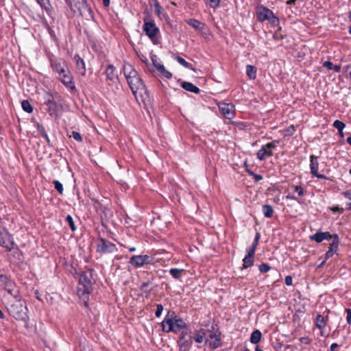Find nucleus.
Instances as JSON below:
<instances>
[{
	"label": "nucleus",
	"mask_w": 351,
	"mask_h": 351,
	"mask_svg": "<svg viewBox=\"0 0 351 351\" xmlns=\"http://www.w3.org/2000/svg\"><path fill=\"white\" fill-rule=\"evenodd\" d=\"M162 330L165 332H173L178 333L187 328L184 321L178 317L174 311H169L161 323Z\"/></svg>",
	"instance_id": "f257e3e1"
},
{
	"label": "nucleus",
	"mask_w": 351,
	"mask_h": 351,
	"mask_svg": "<svg viewBox=\"0 0 351 351\" xmlns=\"http://www.w3.org/2000/svg\"><path fill=\"white\" fill-rule=\"evenodd\" d=\"M7 309L9 314L16 319L26 322L28 318L27 308L23 305L21 299L15 300Z\"/></svg>",
	"instance_id": "f03ea898"
},
{
	"label": "nucleus",
	"mask_w": 351,
	"mask_h": 351,
	"mask_svg": "<svg viewBox=\"0 0 351 351\" xmlns=\"http://www.w3.org/2000/svg\"><path fill=\"white\" fill-rule=\"evenodd\" d=\"M71 11L74 14H78L81 16H89L92 14L91 8L88 5L86 0H70L68 2Z\"/></svg>",
	"instance_id": "7ed1b4c3"
},
{
	"label": "nucleus",
	"mask_w": 351,
	"mask_h": 351,
	"mask_svg": "<svg viewBox=\"0 0 351 351\" xmlns=\"http://www.w3.org/2000/svg\"><path fill=\"white\" fill-rule=\"evenodd\" d=\"M127 82L133 95L136 98L138 95L142 97V99H143L144 95L147 97L146 86L138 75L134 78H131Z\"/></svg>",
	"instance_id": "20e7f679"
},
{
	"label": "nucleus",
	"mask_w": 351,
	"mask_h": 351,
	"mask_svg": "<svg viewBox=\"0 0 351 351\" xmlns=\"http://www.w3.org/2000/svg\"><path fill=\"white\" fill-rule=\"evenodd\" d=\"M92 289V282L88 275L82 272L79 277V285L77 293L80 298H86L90 293Z\"/></svg>",
	"instance_id": "39448f33"
},
{
	"label": "nucleus",
	"mask_w": 351,
	"mask_h": 351,
	"mask_svg": "<svg viewBox=\"0 0 351 351\" xmlns=\"http://www.w3.org/2000/svg\"><path fill=\"white\" fill-rule=\"evenodd\" d=\"M117 251L115 244L99 237L96 241V252L100 254L114 253Z\"/></svg>",
	"instance_id": "423d86ee"
},
{
	"label": "nucleus",
	"mask_w": 351,
	"mask_h": 351,
	"mask_svg": "<svg viewBox=\"0 0 351 351\" xmlns=\"http://www.w3.org/2000/svg\"><path fill=\"white\" fill-rule=\"evenodd\" d=\"M143 30L152 41L155 43V40L159 34V29L156 27L154 21L151 18H145L143 25Z\"/></svg>",
	"instance_id": "0eeeda50"
},
{
	"label": "nucleus",
	"mask_w": 351,
	"mask_h": 351,
	"mask_svg": "<svg viewBox=\"0 0 351 351\" xmlns=\"http://www.w3.org/2000/svg\"><path fill=\"white\" fill-rule=\"evenodd\" d=\"M208 337L210 339H213L210 342L209 346L213 349L219 348L221 344V332L217 325H212L210 329L208 330Z\"/></svg>",
	"instance_id": "6e6552de"
},
{
	"label": "nucleus",
	"mask_w": 351,
	"mask_h": 351,
	"mask_svg": "<svg viewBox=\"0 0 351 351\" xmlns=\"http://www.w3.org/2000/svg\"><path fill=\"white\" fill-rule=\"evenodd\" d=\"M129 264L134 268L142 267L145 265L152 264V258L148 255H134L130 257Z\"/></svg>",
	"instance_id": "1a4fd4ad"
},
{
	"label": "nucleus",
	"mask_w": 351,
	"mask_h": 351,
	"mask_svg": "<svg viewBox=\"0 0 351 351\" xmlns=\"http://www.w3.org/2000/svg\"><path fill=\"white\" fill-rule=\"evenodd\" d=\"M59 80L67 88L71 90H75V85L73 77L69 69H66L64 73H61L58 75Z\"/></svg>",
	"instance_id": "9d476101"
},
{
	"label": "nucleus",
	"mask_w": 351,
	"mask_h": 351,
	"mask_svg": "<svg viewBox=\"0 0 351 351\" xmlns=\"http://www.w3.org/2000/svg\"><path fill=\"white\" fill-rule=\"evenodd\" d=\"M0 245L8 250H11L14 245L12 237L6 229L0 231Z\"/></svg>",
	"instance_id": "9b49d317"
},
{
	"label": "nucleus",
	"mask_w": 351,
	"mask_h": 351,
	"mask_svg": "<svg viewBox=\"0 0 351 351\" xmlns=\"http://www.w3.org/2000/svg\"><path fill=\"white\" fill-rule=\"evenodd\" d=\"M219 109L225 118L230 120L234 118V106L232 104L221 103L219 104Z\"/></svg>",
	"instance_id": "f8f14e48"
},
{
	"label": "nucleus",
	"mask_w": 351,
	"mask_h": 351,
	"mask_svg": "<svg viewBox=\"0 0 351 351\" xmlns=\"http://www.w3.org/2000/svg\"><path fill=\"white\" fill-rule=\"evenodd\" d=\"M310 169H311V173L320 179H328L327 177L324 175L318 173V168H319V162H318V157L315 155H311L310 156Z\"/></svg>",
	"instance_id": "ddd939ff"
},
{
	"label": "nucleus",
	"mask_w": 351,
	"mask_h": 351,
	"mask_svg": "<svg viewBox=\"0 0 351 351\" xmlns=\"http://www.w3.org/2000/svg\"><path fill=\"white\" fill-rule=\"evenodd\" d=\"M49 61L53 71L58 75L66 69V62L61 58H50Z\"/></svg>",
	"instance_id": "4468645a"
},
{
	"label": "nucleus",
	"mask_w": 351,
	"mask_h": 351,
	"mask_svg": "<svg viewBox=\"0 0 351 351\" xmlns=\"http://www.w3.org/2000/svg\"><path fill=\"white\" fill-rule=\"evenodd\" d=\"M180 351H189L192 346L191 337L186 338V333L182 332L178 341Z\"/></svg>",
	"instance_id": "2eb2a0df"
},
{
	"label": "nucleus",
	"mask_w": 351,
	"mask_h": 351,
	"mask_svg": "<svg viewBox=\"0 0 351 351\" xmlns=\"http://www.w3.org/2000/svg\"><path fill=\"white\" fill-rule=\"evenodd\" d=\"M123 71L127 81L138 75L134 66L128 62L124 63L123 66Z\"/></svg>",
	"instance_id": "dca6fc26"
},
{
	"label": "nucleus",
	"mask_w": 351,
	"mask_h": 351,
	"mask_svg": "<svg viewBox=\"0 0 351 351\" xmlns=\"http://www.w3.org/2000/svg\"><path fill=\"white\" fill-rule=\"evenodd\" d=\"M74 59L75 60V66L77 73L82 76H84L86 73V69L84 60L78 54L75 55Z\"/></svg>",
	"instance_id": "f3484780"
},
{
	"label": "nucleus",
	"mask_w": 351,
	"mask_h": 351,
	"mask_svg": "<svg viewBox=\"0 0 351 351\" xmlns=\"http://www.w3.org/2000/svg\"><path fill=\"white\" fill-rule=\"evenodd\" d=\"M273 12L269 8L261 6L257 11L258 18L260 21H268L272 15Z\"/></svg>",
	"instance_id": "a211bd4d"
},
{
	"label": "nucleus",
	"mask_w": 351,
	"mask_h": 351,
	"mask_svg": "<svg viewBox=\"0 0 351 351\" xmlns=\"http://www.w3.org/2000/svg\"><path fill=\"white\" fill-rule=\"evenodd\" d=\"M247 254L243 259L242 269H247L249 267L252 266L254 264L255 252L247 250Z\"/></svg>",
	"instance_id": "6ab92c4d"
},
{
	"label": "nucleus",
	"mask_w": 351,
	"mask_h": 351,
	"mask_svg": "<svg viewBox=\"0 0 351 351\" xmlns=\"http://www.w3.org/2000/svg\"><path fill=\"white\" fill-rule=\"evenodd\" d=\"M105 74L108 80L115 82L117 80L118 76L116 72V68L112 64H109L107 66Z\"/></svg>",
	"instance_id": "aec40b11"
},
{
	"label": "nucleus",
	"mask_w": 351,
	"mask_h": 351,
	"mask_svg": "<svg viewBox=\"0 0 351 351\" xmlns=\"http://www.w3.org/2000/svg\"><path fill=\"white\" fill-rule=\"evenodd\" d=\"M256 156L258 160H263L266 158L273 156V152L271 150H269L265 145H263L258 151Z\"/></svg>",
	"instance_id": "412c9836"
},
{
	"label": "nucleus",
	"mask_w": 351,
	"mask_h": 351,
	"mask_svg": "<svg viewBox=\"0 0 351 351\" xmlns=\"http://www.w3.org/2000/svg\"><path fill=\"white\" fill-rule=\"evenodd\" d=\"M187 24L193 27L194 29L204 33V29L205 28V24L201 23L197 19H190L186 21Z\"/></svg>",
	"instance_id": "4be33fe9"
},
{
	"label": "nucleus",
	"mask_w": 351,
	"mask_h": 351,
	"mask_svg": "<svg viewBox=\"0 0 351 351\" xmlns=\"http://www.w3.org/2000/svg\"><path fill=\"white\" fill-rule=\"evenodd\" d=\"M45 104L48 106L49 112L51 114L56 111V103L55 102L53 97L51 94H47V98L45 99Z\"/></svg>",
	"instance_id": "5701e85b"
},
{
	"label": "nucleus",
	"mask_w": 351,
	"mask_h": 351,
	"mask_svg": "<svg viewBox=\"0 0 351 351\" xmlns=\"http://www.w3.org/2000/svg\"><path fill=\"white\" fill-rule=\"evenodd\" d=\"M14 282L12 281L8 276L4 274L0 275V285L3 287V289L6 288H10L13 286Z\"/></svg>",
	"instance_id": "b1692460"
},
{
	"label": "nucleus",
	"mask_w": 351,
	"mask_h": 351,
	"mask_svg": "<svg viewBox=\"0 0 351 351\" xmlns=\"http://www.w3.org/2000/svg\"><path fill=\"white\" fill-rule=\"evenodd\" d=\"M181 86L184 90L195 94H198L200 92V90L197 86L189 82H182Z\"/></svg>",
	"instance_id": "393cba45"
},
{
	"label": "nucleus",
	"mask_w": 351,
	"mask_h": 351,
	"mask_svg": "<svg viewBox=\"0 0 351 351\" xmlns=\"http://www.w3.org/2000/svg\"><path fill=\"white\" fill-rule=\"evenodd\" d=\"M339 236L337 234H333V240L332 241V243L330 244L328 250L333 252L334 254L337 253L338 247H339Z\"/></svg>",
	"instance_id": "a878e982"
},
{
	"label": "nucleus",
	"mask_w": 351,
	"mask_h": 351,
	"mask_svg": "<svg viewBox=\"0 0 351 351\" xmlns=\"http://www.w3.org/2000/svg\"><path fill=\"white\" fill-rule=\"evenodd\" d=\"M5 290L14 298L16 300L19 299H21V297L19 295V291L15 285V283L13 285V286L10 287V288H6Z\"/></svg>",
	"instance_id": "bb28decb"
},
{
	"label": "nucleus",
	"mask_w": 351,
	"mask_h": 351,
	"mask_svg": "<svg viewBox=\"0 0 351 351\" xmlns=\"http://www.w3.org/2000/svg\"><path fill=\"white\" fill-rule=\"evenodd\" d=\"M262 337V333L259 330H255L250 336V342L253 344L258 343Z\"/></svg>",
	"instance_id": "cd10ccee"
},
{
	"label": "nucleus",
	"mask_w": 351,
	"mask_h": 351,
	"mask_svg": "<svg viewBox=\"0 0 351 351\" xmlns=\"http://www.w3.org/2000/svg\"><path fill=\"white\" fill-rule=\"evenodd\" d=\"M246 74L250 79L254 80L256 77V68L252 65L246 66Z\"/></svg>",
	"instance_id": "c85d7f7f"
},
{
	"label": "nucleus",
	"mask_w": 351,
	"mask_h": 351,
	"mask_svg": "<svg viewBox=\"0 0 351 351\" xmlns=\"http://www.w3.org/2000/svg\"><path fill=\"white\" fill-rule=\"evenodd\" d=\"M156 69L165 77L167 79L172 77V73L170 71L166 70L163 64H159L158 66H156Z\"/></svg>",
	"instance_id": "c756f323"
},
{
	"label": "nucleus",
	"mask_w": 351,
	"mask_h": 351,
	"mask_svg": "<svg viewBox=\"0 0 351 351\" xmlns=\"http://www.w3.org/2000/svg\"><path fill=\"white\" fill-rule=\"evenodd\" d=\"M263 212L264 216L267 218H271L274 215V210L271 206L269 204H265L263 206Z\"/></svg>",
	"instance_id": "7c9ffc66"
},
{
	"label": "nucleus",
	"mask_w": 351,
	"mask_h": 351,
	"mask_svg": "<svg viewBox=\"0 0 351 351\" xmlns=\"http://www.w3.org/2000/svg\"><path fill=\"white\" fill-rule=\"evenodd\" d=\"M315 326L317 328L322 330L326 326V321L322 315H317L316 317Z\"/></svg>",
	"instance_id": "2f4dec72"
},
{
	"label": "nucleus",
	"mask_w": 351,
	"mask_h": 351,
	"mask_svg": "<svg viewBox=\"0 0 351 351\" xmlns=\"http://www.w3.org/2000/svg\"><path fill=\"white\" fill-rule=\"evenodd\" d=\"M310 239L312 241H315L317 243H321L325 240L324 234L323 232H317L315 234L310 236Z\"/></svg>",
	"instance_id": "473e14b6"
},
{
	"label": "nucleus",
	"mask_w": 351,
	"mask_h": 351,
	"mask_svg": "<svg viewBox=\"0 0 351 351\" xmlns=\"http://www.w3.org/2000/svg\"><path fill=\"white\" fill-rule=\"evenodd\" d=\"M150 284L151 282L148 280L147 282H143L140 287V290L145 294L146 297H148L152 292V289H148V287Z\"/></svg>",
	"instance_id": "72a5a7b5"
},
{
	"label": "nucleus",
	"mask_w": 351,
	"mask_h": 351,
	"mask_svg": "<svg viewBox=\"0 0 351 351\" xmlns=\"http://www.w3.org/2000/svg\"><path fill=\"white\" fill-rule=\"evenodd\" d=\"M183 271L184 269L178 268H171L169 269V274L173 276V278L176 280L180 279Z\"/></svg>",
	"instance_id": "f704fd0d"
},
{
	"label": "nucleus",
	"mask_w": 351,
	"mask_h": 351,
	"mask_svg": "<svg viewBox=\"0 0 351 351\" xmlns=\"http://www.w3.org/2000/svg\"><path fill=\"white\" fill-rule=\"evenodd\" d=\"M323 65L327 67L328 69L334 70L335 72L337 73L341 71L340 65H333V64L330 61H326Z\"/></svg>",
	"instance_id": "c9c22d12"
},
{
	"label": "nucleus",
	"mask_w": 351,
	"mask_h": 351,
	"mask_svg": "<svg viewBox=\"0 0 351 351\" xmlns=\"http://www.w3.org/2000/svg\"><path fill=\"white\" fill-rule=\"evenodd\" d=\"M21 106L26 112L31 113L33 112V107L27 100H23L21 102Z\"/></svg>",
	"instance_id": "e433bc0d"
},
{
	"label": "nucleus",
	"mask_w": 351,
	"mask_h": 351,
	"mask_svg": "<svg viewBox=\"0 0 351 351\" xmlns=\"http://www.w3.org/2000/svg\"><path fill=\"white\" fill-rule=\"evenodd\" d=\"M174 59L178 61V62H179L182 66H183L184 67L186 68V69H192V66L190 63H189L188 62H186L184 58H182V57H180L178 56H176L174 57Z\"/></svg>",
	"instance_id": "4c0bfd02"
},
{
	"label": "nucleus",
	"mask_w": 351,
	"mask_h": 351,
	"mask_svg": "<svg viewBox=\"0 0 351 351\" xmlns=\"http://www.w3.org/2000/svg\"><path fill=\"white\" fill-rule=\"evenodd\" d=\"M195 338L194 340L196 343H201L204 340V335H206L205 332H203L202 334L200 333V331H195Z\"/></svg>",
	"instance_id": "58836bf2"
},
{
	"label": "nucleus",
	"mask_w": 351,
	"mask_h": 351,
	"mask_svg": "<svg viewBox=\"0 0 351 351\" xmlns=\"http://www.w3.org/2000/svg\"><path fill=\"white\" fill-rule=\"evenodd\" d=\"M333 126L339 131V132H342L343 130L346 127V125L343 122L336 120L333 123Z\"/></svg>",
	"instance_id": "ea45409f"
},
{
	"label": "nucleus",
	"mask_w": 351,
	"mask_h": 351,
	"mask_svg": "<svg viewBox=\"0 0 351 351\" xmlns=\"http://www.w3.org/2000/svg\"><path fill=\"white\" fill-rule=\"evenodd\" d=\"M260 237H261L260 233L259 232H256V234L255 235V238L254 239V242H253L252 245L250 247V248L248 250H252L254 252L256 251V247H257V245L258 244V241L260 239Z\"/></svg>",
	"instance_id": "a19ab883"
},
{
	"label": "nucleus",
	"mask_w": 351,
	"mask_h": 351,
	"mask_svg": "<svg viewBox=\"0 0 351 351\" xmlns=\"http://www.w3.org/2000/svg\"><path fill=\"white\" fill-rule=\"evenodd\" d=\"M154 10H155V12L156 14L160 16V14L162 13V12L164 11V9L160 5V3H158V1H156L154 3Z\"/></svg>",
	"instance_id": "79ce46f5"
},
{
	"label": "nucleus",
	"mask_w": 351,
	"mask_h": 351,
	"mask_svg": "<svg viewBox=\"0 0 351 351\" xmlns=\"http://www.w3.org/2000/svg\"><path fill=\"white\" fill-rule=\"evenodd\" d=\"M66 221L69 223L72 231H75L76 230V226L75 225L74 221L72 217L70 215H68L66 217Z\"/></svg>",
	"instance_id": "37998d69"
},
{
	"label": "nucleus",
	"mask_w": 351,
	"mask_h": 351,
	"mask_svg": "<svg viewBox=\"0 0 351 351\" xmlns=\"http://www.w3.org/2000/svg\"><path fill=\"white\" fill-rule=\"evenodd\" d=\"M258 269L261 273H267L271 269V267L267 263H261L258 265Z\"/></svg>",
	"instance_id": "c03bdc74"
},
{
	"label": "nucleus",
	"mask_w": 351,
	"mask_h": 351,
	"mask_svg": "<svg viewBox=\"0 0 351 351\" xmlns=\"http://www.w3.org/2000/svg\"><path fill=\"white\" fill-rule=\"evenodd\" d=\"M268 21L273 26H278L280 23L279 19L274 15L273 13L272 15L269 19Z\"/></svg>",
	"instance_id": "a18cd8bd"
},
{
	"label": "nucleus",
	"mask_w": 351,
	"mask_h": 351,
	"mask_svg": "<svg viewBox=\"0 0 351 351\" xmlns=\"http://www.w3.org/2000/svg\"><path fill=\"white\" fill-rule=\"evenodd\" d=\"M53 184H54L55 189L58 191V193L60 194H62L64 189H63V186L60 183V182H59L58 180H54L53 181Z\"/></svg>",
	"instance_id": "49530a36"
},
{
	"label": "nucleus",
	"mask_w": 351,
	"mask_h": 351,
	"mask_svg": "<svg viewBox=\"0 0 351 351\" xmlns=\"http://www.w3.org/2000/svg\"><path fill=\"white\" fill-rule=\"evenodd\" d=\"M280 141L278 140H275V141H273L271 142H269L267 144H265V147L269 149V150H271L272 149H274L276 147L277 145L279 143Z\"/></svg>",
	"instance_id": "de8ad7c7"
},
{
	"label": "nucleus",
	"mask_w": 351,
	"mask_h": 351,
	"mask_svg": "<svg viewBox=\"0 0 351 351\" xmlns=\"http://www.w3.org/2000/svg\"><path fill=\"white\" fill-rule=\"evenodd\" d=\"M163 309H164V308H163L162 304H158L156 305V311L155 312L156 317H160L161 316V315H162Z\"/></svg>",
	"instance_id": "09e8293b"
},
{
	"label": "nucleus",
	"mask_w": 351,
	"mask_h": 351,
	"mask_svg": "<svg viewBox=\"0 0 351 351\" xmlns=\"http://www.w3.org/2000/svg\"><path fill=\"white\" fill-rule=\"evenodd\" d=\"M71 136H72L75 141H77L78 142L82 141V138L81 136V134L78 132L73 131Z\"/></svg>",
	"instance_id": "8fccbe9b"
},
{
	"label": "nucleus",
	"mask_w": 351,
	"mask_h": 351,
	"mask_svg": "<svg viewBox=\"0 0 351 351\" xmlns=\"http://www.w3.org/2000/svg\"><path fill=\"white\" fill-rule=\"evenodd\" d=\"M294 191L298 193V195L301 197L304 195V191L301 186H294Z\"/></svg>",
	"instance_id": "3c124183"
},
{
	"label": "nucleus",
	"mask_w": 351,
	"mask_h": 351,
	"mask_svg": "<svg viewBox=\"0 0 351 351\" xmlns=\"http://www.w3.org/2000/svg\"><path fill=\"white\" fill-rule=\"evenodd\" d=\"M38 3L41 5L42 8H44L45 10L49 9V3L47 0H37Z\"/></svg>",
	"instance_id": "603ef678"
},
{
	"label": "nucleus",
	"mask_w": 351,
	"mask_h": 351,
	"mask_svg": "<svg viewBox=\"0 0 351 351\" xmlns=\"http://www.w3.org/2000/svg\"><path fill=\"white\" fill-rule=\"evenodd\" d=\"M208 3L211 8H217L219 6L220 0H208Z\"/></svg>",
	"instance_id": "864d4df0"
},
{
	"label": "nucleus",
	"mask_w": 351,
	"mask_h": 351,
	"mask_svg": "<svg viewBox=\"0 0 351 351\" xmlns=\"http://www.w3.org/2000/svg\"><path fill=\"white\" fill-rule=\"evenodd\" d=\"M346 312L347 313L346 320L348 324H351V308H346Z\"/></svg>",
	"instance_id": "5fc2aeb1"
},
{
	"label": "nucleus",
	"mask_w": 351,
	"mask_h": 351,
	"mask_svg": "<svg viewBox=\"0 0 351 351\" xmlns=\"http://www.w3.org/2000/svg\"><path fill=\"white\" fill-rule=\"evenodd\" d=\"M330 210L333 212L339 213H343V208H340L338 206H333L330 208Z\"/></svg>",
	"instance_id": "6e6d98bb"
},
{
	"label": "nucleus",
	"mask_w": 351,
	"mask_h": 351,
	"mask_svg": "<svg viewBox=\"0 0 351 351\" xmlns=\"http://www.w3.org/2000/svg\"><path fill=\"white\" fill-rule=\"evenodd\" d=\"M293 278L291 276H287L285 278V282L287 285L290 286L292 285Z\"/></svg>",
	"instance_id": "4d7b16f0"
},
{
	"label": "nucleus",
	"mask_w": 351,
	"mask_h": 351,
	"mask_svg": "<svg viewBox=\"0 0 351 351\" xmlns=\"http://www.w3.org/2000/svg\"><path fill=\"white\" fill-rule=\"evenodd\" d=\"M323 234H324L326 240H333V234H330L329 232H323Z\"/></svg>",
	"instance_id": "13d9d810"
},
{
	"label": "nucleus",
	"mask_w": 351,
	"mask_h": 351,
	"mask_svg": "<svg viewBox=\"0 0 351 351\" xmlns=\"http://www.w3.org/2000/svg\"><path fill=\"white\" fill-rule=\"evenodd\" d=\"M256 182H259L263 180V176L260 174L254 173L252 176Z\"/></svg>",
	"instance_id": "bf43d9fd"
},
{
	"label": "nucleus",
	"mask_w": 351,
	"mask_h": 351,
	"mask_svg": "<svg viewBox=\"0 0 351 351\" xmlns=\"http://www.w3.org/2000/svg\"><path fill=\"white\" fill-rule=\"evenodd\" d=\"M37 129H38V131L40 133V134L43 136V134H46V131L44 128V127L40 124H38L37 125Z\"/></svg>",
	"instance_id": "052dcab7"
},
{
	"label": "nucleus",
	"mask_w": 351,
	"mask_h": 351,
	"mask_svg": "<svg viewBox=\"0 0 351 351\" xmlns=\"http://www.w3.org/2000/svg\"><path fill=\"white\" fill-rule=\"evenodd\" d=\"M345 71L347 73V74L350 76L351 78V64L346 66L344 67Z\"/></svg>",
	"instance_id": "680f3d73"
},
{
	"label": "nucleus",
	"mask_w": 351,
	"mask_h": 351,
	"mask_svg": "<svg viewBox=\"0 0 351 351\" xmlns=\"http://www.w3.org/2000/svg\"><path fill=\"white\" fill-rule=\"evenodd\" d=\"M151 58H152V62H153V64H154V66L156 68V66H158L159 64H160V63H158V62H157V60H156L157 57H156V55L152 56L151 57Z\"/></svg>",
	"instance_id": "e2e57ef3"
},
{
	"label": "nucleus",
	"mask_w": 351,
	"mask_h": 351,
	"mask_svg": "<svg viewBox=\"0 0 351 351\" xmlns=\"http://www.w3.org/2000/svg\"><path fill=\"white\" fill-rule=\"evenodd\" d=\"M335 254L332 252H330V250H328V251L326 252V254H325V259L327 260L328 258H330V257H332Z\"/></svg>",
	"instance_id": "0e129e2a"
},
{
	"label": "nucleus",
	"mask_w": 351,
	"mask_h": 351,
	"mask_svg": "<svg viewBox=\"0 0 351 351\" xmlns=\"http://www.w3.org/2000/svg\"><path fill=\"white\" fill-rule=\"evenodd\" d=\"M345 197L351 200V191H346L344 193H343Z\"/></svg>",
	"instance_id": "69168bd1"
},
{
	"label": "nucleus",
	"mask_w": 351,
	"mask_h": 351,
	"mask_svg": "<svg viewBox=\"0 0 351 351\" xmlns=\"http://www.w3.org/2000/svg\"><path fill=\"white\" fill-rule=\"evenodd\" d=\"M339 346L336 343H333L330 345V350H335V348H338Z\"/></svg>",
	"instance_id": "338daca9"
},
{
	"label": "nucleus",
	"mask_w": 351,
	"mask_h": 351,
	"mask_svg": "<svg viewBox=\"0 0 351 351\" xmlns=\"http://www.w3.org/2000/svg\"><path fill=\"white\" fill-rule=\"evenodd\" d=\"M45 139V141H47V144H49L50 143V140H49V138L47 135V134H43V135L42 136Z\"/></svg>",
	"instance_id": "774afa93"
}]
</instances>
